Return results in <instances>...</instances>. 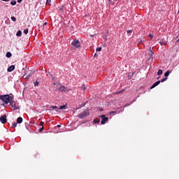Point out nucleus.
I'll return each instance as SVG.
<instances>
[{
  "instance_id": "nucleus-1",
  "label": "nucleus",
  "mask_w": 179,
  "mask_h": 179,
  "mask_svg": "<svg viewBox=\"0 0 179 179\" xmlns=\"http://www.w3.org/2000/svg\"><path fill=\"white\" fill-rule=\"evenodd\" d=\"M12 99H13V97L9 95H0V100H2L5 104H9Z\"/></svg>"
},
{
  "instance_id": "nucleus-2",
  "label": "nucleus",
  "mask_w": 179,
  "mask_h": 179,
  "mask_svg": "<svg viewBox=\"0 0 179 179\" xmlns=\"http://www.w3.org/2000/svg\"><path fill=\"white\" fill-rule=\"evenodd\" d=\"M71 45L75 48H79L80 47V41L79 40H73V41L71 43Z\"/></svg>"
},
{
  "instance_id": "nucleus-3",
  "label": "nucleus",
  "mask_w": 179,
  "mask_h": 179,
  "mask_svg": "<svg viewBox=\"0 0 179 179\" xmlns=\"http://www.w3.org/2000/svg\"><path fill=\"white\" fill-rule=\"evenodd\" d=\"M89 115V111L88 110H85L84 112L80 113L78 114V117L81 119H83Z\"/></svg>"
},
{
  "instance_id": "nucleus-4",
  "label": "nucleus",
  "mask_w": 179,
  "mask_h": 179,
  "mask_svg": "<svg viewBox=\"0 0 179 179\" xmlns=\"http://www.w3.org/2000/svg\"><path fill=\"white\" fill-rule=\"evenodd\" d=\"M101 124L102 125H104L106 122H108V117H106V115H101Z\"/></svg>"
},
{
  "instance_id": "nucleus-5",
  "label": "nucleus",
  "mask_w": 179,
  "mask_h": 179,
  "mask_svg": "<svg viewBox=\"0 0 179 179\" xmlns=\"http://www.w3.org/2000/svg\"><path fill=\"white\" fill-rule=\"evenodd\" d=\"M6 115L0 117V122L1 124H6Z\"/></svg>"
},
{
  "instance_id": "nucleus-6",
  "label": "nucleus",
  "mask_w": 179,
  "mask_h": 179,
  "mask_svg": "<svg viewBox=\"0 0 179 179\" xmlns=\"http://www.w3.org/2000/svg\"><path fill=\"white\" fill-rule=\"evenodd\" d=\"M31 75H33V73H31V71H29V74L27 75V73H25L23 76V78H24L25 79H29L30 76H31Z\"/></svg>"
},
{
  "instance_id": "nucleus-7",
  "label": "nucleus",
  "mask_w": 179,
  "mask_h": 179,
  "mask_svg": "<svg viewBox=\"0 0 179 179\" xmlns=\"http://www.w3.org/2000/svg\"><path fill=\"white\" fill-rule=\"evenodd\" d=\"M161 81L158 80L156 83H155L150 87V89H155V87H156V86H159V85H160Z\"/></svg>"
},
{
  "instance_id": "nucleus-8",
  "label": "nucleus",
  "mask_w": 179,
  "mask_h": 179,
  "mask_svg": "<svg viewBox=\"0 0 179 179\" xmlns=\"http://www.w3.org/2000/svg\"><path fill=\"white\" fill-rule=\"evenodd\" d=\"M7 71H8V72H13V71H15V65L10 66L8 68Z\"/></svg>"
},
{
  "instance_id": "nucleus-9",
  "label": "nucleus",
  "mask_w": 179,
  "mask_h": 179,
  "mask_svg": "<svg viewBox=\"0 0 179 179\" xmlns=\"http://www.w3.org/2000/svg\"><path fill=\"white\" fill-rule=\"evenodd\" d=\"M9 103L11 107H16V102L13 101V98L11 99V101H9Z\"/></svg>"
},
{
  "instance_id": "nucleus-10",
  "label": "nucleus",
  "mask_w": 179,
  "mask_h": 179,
  "mask_svg": "<svg viewBox=\"0 0 179 179\" xmlns=\"http://www.w3.org/2000/svg\"><path fill=\"white\" fill-rule=\"evenodd\" d=\"M153 54H155V52H153V51L150 49V52L148 53V55L150 57L149 59H153Z\"/></svg>"
},
{
  "instance_id": "nucleus-11",
  "label": "nucleus",
  "mask_w": 179,
  "mask_h": 179,
  "mask_svg": "<svg viewBox=\"0 0 179 179\" xmlns=\"http://www.w3.org/2000/svg\"><path fill=\"white\" fill-rule=\"evenodd\" d=\"M22 122H23V118H22L21 117H17V124H22Z\"/></svg>"
},
{
  "instance_id": "nucleus-12",
  "label": "nucleus",
  "mask_w": 179,
  "mask_h": 179,
  "mask_svg": "<svg viewBox=\"0 0 179 179\" xmlns=\"http://www.w3.org/2000/svg\"><path fill=\"white\" fill-rule=\"evenodd\" d=\"M159 44L160 45H166V44H167V42H166V41L164 40H162L160 42H159Z\"/></svg>"
},
{
  "instance_id": "nucleus-13",
  "label": "nucleus",
  "mask_w": 179,
  "mask_h": 179,
  "mask_svg": "<svg viewBox=\"0 0 179 179\" xmlns=\"http://www.w3.org/2000/svg\"><path fill=\"white\" fill-rule=\"evenodd\" d=\"M94 124H99L100 123V119L96 118L93 120Z\"/></svg>"
},
{
  "instance_id": "nucleus-14",
  "label": "nucleus",
  "mask_w": 179,
  "mask_h": 179,
  "mask_svg": "<svg viewBox=\"0 0 179 179\" xmlns=\"http://www.w3.org/2000/svg\"><path fill=\"white\" fill-rule=\"evenodd\" d=\"M170 73H171V71L168 70L165 73H164V76L166 78H167V76H169V75H170Z\"/></svg>"
},
{
  "instance_id": "nucleus-15",
  "label": "nucleus",
  "mask_w": 179,
  "mask_h": 179,
  "mask_svg": "<svg viewBox=\"0 0 179 179\" xmlns=\"http://www.w3.org/2000/svg\"><path fill=\"white\" fill-rule=\"evenodd\" d=\"M17 37H22V31L19 30L16 34Z\"/></svg>"
},
{
  "instance_id": "nucleus-16",
  "label": "nucleus",
  "mask_w": 179,
  "mask_h": 179,
  "mask_svg": "<svg viewBox=\"0 0 179 179\" xmlns=\"http://www.w3.org/2000/svg\"><path fill=\"white\" fill-rule=\"evenodd\" d=\"M6 57H7V58H10V57H12V53L10 52H7Z\"/></svg>"
},
{
  "instance_id": "nucleus-17",
  "label": "nucleus",
  "mask_w": 179,
  "mask_h": 179,
  "mask_svg": "<svg viewBox=\"0 0 179 179\" xmlns=\"http://www.w3.org/2000/svg\"><path fill=\"white\" fill-rule=\"evenodd\" d=\"M40 126L41 127L39 129V132H43V131L44 130V127L43 126V123H41Z\"/></svg>"
},
{
  "instance_id": "nucleus-18",
  "label": "nucleus",
  "mask_w": 179,
  "mask_h": 179,
  "mask_svg": "<svg viewBox=\"0 0 179 179\" xmlns=\"http://www.w3.org/2000/svg\"><path fill=\"white\" fill-rule=\"evenodd\" d=\"M162 74H163V70H162V69L158 70L157 75L160 76V75H162Z\"/></svg>"
},
{
  "instance_id": "nucleus-19",
  "label": "nucleus",
  "mask_w": 179,
  "mask_h": 179,
  "mask_svg": "<svg viewBox=\"0 0 179 179\" xmlns=\"http://www.w3.org/2000/svg\"><path fill=\"white\" fill-rule=\"evenodd\" d=\"M59 110H66V106H65V105L61 106L59 107Z\"/></svg>"
},
{
  "instance_id": "nucleus-20",
  "label": "nucleus",
  "mask_w": 179,
  "mask_h": 179,
  "mask_svg": "<svg viewBox=\"0 0 179 179\" xmlns=\"http://www.w3.org/2000/svg\"><path fill=\"white\" fill-rule=\"evenodd\" d=\"M59 90H60L61 92H65V86H61V87H59Z\"/></svg>"
},
{
  "instance_id": "nucleus-21",
  "label": "nucleus",
  "mask_w": 179,
  "mask_h": 179,
  "mask_svg": "<svg viewBox=\"0 0 179 179\" xmlns=\"http://www.w3.org/2000/svg\"><path fill=\"white\" fill-rule=\"evenodd\" d=\"M0 141L1 142H3V141H5V137L3 136V135H0Z\"/></svg>"
},
{
  "instance_id": "nucleus-22",
  "label": "nucleus",
  "mask_w": 179,
  "mask_h": 179,
  "mask_svg": "<svg viewBox=\"0 0 179 179\" xmlns=\"http://www.w3.org/2000/svg\"><path fill=\"white\" fill-rule=\"evenodd\" d=\"M10 5H12L13 6H15V5H16V1H15V0L11 1Z\"/></svg>"
},
{
  "instance_id": "nucleus-23",
  "label": "nucleus",
  "mask_w": 179,
  "mask_h": 179,
  "mask_svg": "<svg viewBox=\"0 0 179 179\" xmlns=\"http://www.w3.org/2000/svg\"><path fill=\"white\" fill-rule=\"evenodd\" d=\"M12 127H13V128H16V127H17V123L16 122L13 123Z\"/></svg>"
},
{
  "instance_id": "nucleus-24",
  "label": "nucleus",
  "mask_w": 179,
  "mask_h": 179,
  "mask_svg": "<svg viewBox=\"0 0 179 179\" xmlns=\"http://www.w3.org/2000/svg\"><path fill=\"white\" fill-rule=\"evenodd\" d=\"M50 108H52V110H57V108H58V107L57 106H52L50 107Z\"/></svg>"
},
{
  "instance_id": "nucleus-25",
  "label": "nucleus",
  "mask_w": 179,
  "mask_h": 179,
  "mask_svg": "<svg viewBox=\"0 0 179 179\" xmlns=\"http://www.w3.org/2000/svg\"><path fill=\"white\" fill-rule=\"evenodd\" d=\"M28 33H29V29H24V34H27Z\"/></svg>"
},
{
  "instance_id": "nucleus-26",
  "label": "nucleus",
  "mask_w": 179,
  "mask_h": 179,
  "mask_svg": "<svg viewBox=\"0 0 179 179\" xmlns=\"http://www.w3.org/2000/svg\"><path fill=\"white\" fill-rule=\"evenodd\" d=\"M11 20H13V22H16V17H11Z\"/></svg>"
},
{
  "instance_id": "nucleus-27",
  "label": "nucleus",
  "mask_w": 179,
  "mask_h": 179,
  "mask_svg": "<svg viewBox=\"0 0 179 179\" xmlns=\"http://www.w3.org/2000/svg\"><path fill=\"white\" fill-rule=\"evenodd\" d=\"M166 80H167V77L163 78L161 82L163 83V82H166Z\"/></svg>"
},
{
  "instance_id": "nucleus-28",
  "label": "nucleus",
  "mask_w": 179,
  "mask_h": 179,
  "mask_svg": "<svg viewBox=\"0 0 179 179\" xmlns=\"http://www.w3.org/2000/svg\"><path fill=\"white\" fill-rule=\"evenodd\" d=\"M59 10H60V12H62L64 10V6H61Z\"/></svg>"
},
{
  "instance_id": "nucleus-29",
  "label": "nucleus",
  "mask_w": 179,
  "mask_h": 179,
  "mask_svg": "<svg viewBox=\"0 0 179 179\" xmlns=\"http://www.w3.org/2000/svg\"><path fill=\"white\" fill-rule=\"evenodd\" d=\"M34 86H38V81L34 82Z\"/></svg>"
},
{
  "instance_id": "nucleus-30",
  "label": "nucleus",
  "mask_w": 179,
  "mask_h": 179,
  "mask_svg": "<svg viewBox=\"0 0 179 179\" xmlns=\"http://www.w3.org/2000/svg\"><path fill=\"white\" fill-rule=\"evenodd\" d=\"M14 108V110H19V106H13Z\"/></svg>"
},
{
  "instance_id": "nucleus-31",
  "label": "nucleus",
  "mask_w": 179,
  "mask_h": 179,
  "mask_svg": "<svg viewBox=\"0 0 179 179\" xmlns=\"http://www.w3.org/2000/svg\"><path fill=\"white\" fill-rule=\"evenodd\" d=\"M127 34H131L132 33V30H127Z\"/></svg>"
},
{
  "instance_id": "nucleus-32",
  "label": "nucleus",
  "mask_w": 179,
  "mask_h": 179,
  "mask_svg": "<svg viewBox=\"0 0 179 179\" xmlns=\"http://www.w3.org/2000/svg\"><path fill=\"white\" fill-rule=\"evenodd\" d=\"M46 3H47V4L51 3V0H47V1H46Z\"/></svg>"
},
{
  "instance_id": "nucleus-33",
  "label": "nucleus",
  "mask_w": 179,
  "mask_h": 179,
  "mask_svg": "<svg viewBox=\"0 0 179 179\" xmlns=\"http://www.w3.org/2000/svg\"><path fill=\"white\" fill-rule=\"evenodd\" d=\"M96 51H101V48H97Z\"/></svg>"
},
{
  "instance_id": "nucleus-34",
  "label": "nucleus",
  "mask_w": 179,
  "mask_h": 179,
  "mask_svg": "<svg viewBox=\"0 0 179 179\" xmlns=\"http://www.w3.org/2000/svg\"><path fill=\"white\" fill-rule=\"evenodd\" d=\"M149 37H150V38H153V35L151 34H149Z\"/></svg>"
},
{
  "instance_id": "nucleus-35",
  "label": "nucleus",
  "mask_w": 179,
  "mask_h": 179,
  "mask_svg": "<svg viewBox=\"0 0 179 179\" xmlns=\"http://www.w3.org/2000/svg\"><path fill=\"white\" fill-rule=\"evenodd\" d=\"M53 85H54V86L58 87V83H54Z\"/></svg>"
},
{
  "instance_id": "nucleus-36",
  "label": "nucleus",
  "mask_w": 179,
  "mask_h": 179,
  "mask_svg": "<svg viewBox=\"0 0 179 179\" xmlns=\"http://www.w3.org/2000/svg\"><path fill=\"white\" fill-rule=\"evenodd\" d=\"M1 1H3V2H9V1L10 0H1Z\"/></svg>"
},
{
  "instance_id": "nucleus-37",
  "label": "nucleus",
  "mask_w": 179,
  "mask_h": 179,
  "mask_svg": "<svg viewBox=\"0 0 179 179\" xmlns=\"http://www.w3.org/2000/svg\"><path fill=\"white\" fill-rule=\"evenodd\" d=\"M23 0H17L18 3H21Z\"/></svg>"
},
{
  "instance_id": "nucleus-38",
  "label": "nucleus",
  "mask_w": 179,
  "mask_h": 179,
  "mask_svg": "<svg viewBox=\"0 0 179 179\" xmlns=\"http://www.w3.org/2000/svg\"><path fill=\"white\" fill-rule=\"evenodd\" d=\"M83 89L84 90H86V87L83 86Z\"/></svg>"
},
{
  "instance_id": "nucleus-39",
  "label": "nucleus",
  "mask_w": 179,
  "mask_h": 179,
  "mask_svg": "<svg viewBox=\"0 0 179 179\" xmlns=\"http://www.w3.org/2000/svg\"><path fill=\"white\" fill-rule=\"evenodd\" d=\"M48 24V22H45L44 24H43V26H45V25H47Z\"/></svg>"
},
{
  "instance_id": "nucleus-40",
  "label": "nucleus",
  "mask_w": 179,
  "mask_h": 179,
  "mask_svg": "<svg viewBox=\"0 0 179 179\" xmlns=\"http://www.w3.org/2000/svg\"><path fill=\"white\" fill-rule=\"evenodd\" d=\"M58 128H61V125L58 124L57 125Z\"/></svg>"
},
{
  "instance_id": "nucleus-41",
  "label": "nucleus",
  "mask_w": 179,
  "mask_h": 179,
  "mask_svg": "<svg viewBox=\"0 0 179 179\" xmlns=\"http://www.w3.org/2000/svg\"><path fill=\"white\" fill-rule=\"evenodd\" d=\"M83 107H85V105H83Z\"/></svg>"
},
{
  "instance_id": "nucleus-42",
  "label": "nucleus",
  "mask_w": 179,
  "mask_h": 179,
  "mask_svg": "<svg viewBox=\"0 0 179 179\" xmlns=\"http://www.w3.org/2000/svg\"><path fill=\"white\" fill-rule=\"evenodd\" d=\"M111 113H114V112H111Z\"/></svg>"
}]
</instances>
